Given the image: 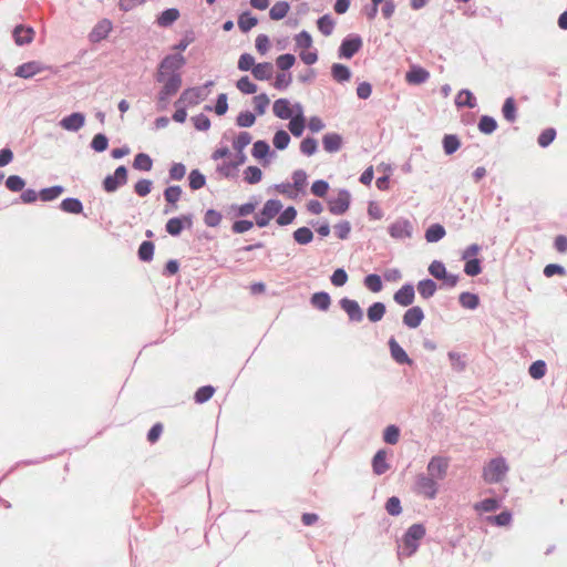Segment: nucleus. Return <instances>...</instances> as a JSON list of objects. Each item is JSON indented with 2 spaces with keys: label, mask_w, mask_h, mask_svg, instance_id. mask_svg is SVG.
I'll return each mask as SVG.
<instances>
[{
  "label": "nucleus",
  "mask_w": 567,
  "mask_h": 567,
  "mask_svg": "<svg viewBox=\"0 0 567 567\" xmlns=\"http://www.w3.org/2000/svg\"><path fill=\"white\" fill-rule=\"evenodd\" d=\"M186 64L187 59L183 54L168 53L157 63L154 80L163 85L182 87V69Z\"/></svg>",
  "instance_id": "obj_1"
},
{
  "label": "nucleus",
  "mask_w": 567,
  "mask_h": 567,
  "mask_svg": "<svg viewBox=\"0 0 567 567\" xmlns=\"http://www.w3.org/2000/svg\"><path fill=\"white\" fill-rule=\"evenodd\" d=\"M426 535L424 523H414L409 526L398 540V557H412L420 548L421 542Z\"/></svg>",
  "instance_id": "obj_2"
},
{
  "label": "nucleus",
  "mask_w": 567,
  "mask_h": 567,
  "mask_svg": "<svg viewBox=\"0 0 567 567\" xmlns=\"http://www.w3.org/2000/svg\"><path fill=\"white\" fill-rule=\"evenodd\" d=\"M284 207V204L278 198H269L267 199L262 207L254 213V219L256 226L258 228H266L270 225V221L276 218L277 214H279L280 208Z\"/></svg>",
  "instance_id": "obj_3"
},
{
  "label": "nucleus",
  "mask_w": 567,
  "mask_h": 567,
  "mask_svg": "<svg viewBox=\"0 0 567 567\" xmlns=\"http://www.w3.org/2000/svg\"><path fill=\"white\" fill-rule=\"evenodd\" d=\"M272 113L276 117L281 120H289L292 117L305 118V110L300 102L291 104L289 99H277L272 104Z\"/></svg>",
  "instance_id": "obj_4"
},
{
  "label": "nucleus",
  "mask_w": 567,
  "mask_h": 567,
  "mask_svg": "<svg viewBox=\"0 0 567 567\" xmlns=\"http://www.w3.org/2000/svg\"><path fill=\"white\" fill-rule=\"evenodd\" d=\"M328 212L334 216H343L352 204V195L348 188H339L337 196L326 198Z\"/></svg>",
  "instance_id": "obj_5"
},
{
  "label": "nucleus",
  "mask_w": 567,
  "mask_h": 567,
  "mask_svg": "<svg viewBox=\"0 0 567 567\" xmlns=\"http://www.w3.org/2000/svg\"><path fill=\"white\" fill-rule=\"evenodd\" d=\"M130 171L126 165H118L112 174H107L101 183L102 189L107 194L117 192L128 182Z\"/></svg>",
  "instance_id": "obj_6"
},
{
  "label": "nucleus",
  "mask_w": 567,
  "mask_h": 567,
  "mask_svg": "<svg viewBox=\"0 0 567 567\" xmlns=\"http://www.w3.org/2000/svg\"><path fill=\"white\" fill-rule=\"evenodd\" d=\"M363 48V39L359 33H349L340 42L337 56L340 60H351Z\"/></svg>",
  "instance_id": "obj_7"
},
{
  "label": "nucleus",
  "mask_w": 567,
  "mask_h": 567,
  "mask_svg": "<svg viewBox=\"0 0 567 567\" xmlns=\"http://www.w3.org/2000/svg\"><path fill=\"white\" fill-rule=\"evenodd\" d=\"M509 467L503 456L492 458L483 470V477L487 483L494 484L503 481Z\"/></svg>",
  "instance_id": "obj_8"
},
{
  "label": "nucleus",
  "mask_w": 567,
  "mask_h": 567,
  "mask_svg": "<svg viewBox=\"0 0 567 567\" xmlns=\"http://www.w3.org/2000/svg\"><path fill=\"white\" fill-rule=\"evenodd\" d=\"M195 215L185 213L173 216L165 223V231L172 237H179L184 230H190L194 226Z\"/></svg>",
  "instance_id": "obj_9"
},
{
  "label": "nucleus",
  "mask_w": 567,
  "mask_h": 567,
  "mask_svg": "<svg viewBox=\"0 0 567 567\" xmlns=\"http://www.w3.org/2000/svg\"><path fill=\"white\" fill-rule=\"evenodd\" d=\"M439 487L437 480L425 473H419L415 476L414 492L426 499H434L437 496Z\"/></svg>",
  "instance_id": "obj_10"
},
{
  "label": "nucleus",
  "mask_w": 567,
  "mask_h": 567,
  "mask_svg": "<svg viewBox=\"0 0 567 567\" xmlns=\"http://www.w3.org/2000/svg\"><path fill=\"white\" fill-rule=\"evenodd\" d=\"M215 86L214 80H207L202 85L188 86L181 93L183 99H186L188 104L195 106L205 101L210 94L212 87Z\"/></svg>",
  "instance_id": "obj_11"
},
{
  "label": "nucleus",
  "mask_w": 567,
  "mask_h": 567,
  "mask_svg": "<svg viewBox=\"0 0 567 567\" xmlns=\"http://www.w3.org/2000/svg\"><path fill=\"white\" fill-rule=\"evenodd\" d=\"M260 203V196L251 195L246 203L230 204L225 207L227 217H247L255 213Z\"/></svg>",
  "instance_id": "obj_12"
},
{
  "label": "nucleus",
  "mask_w": 567,
  "mask_h": 567,
  "mask_svg": "<svg viewBox=\"0 0 567 567\" xmlns=\"http://www.w3.org/2000/svg\"><path fill=\"white\" fill-rule=\"evenodd\" d=\"M250 153L262 167H268L276 157V151L270 147L267 140L255 141Z\"/></svg>",
  "instance_id": "obj_13"
},
{
  "label": "nucleus",
  "mask_w": 567,
  "mask_h": 567,
  "mask_svg": "<svg viewBox=\"0 0 567 567\" xmlns=\"http://www.w3.org/2000/svg\"><path fill=\"white\" fill-rule=\"evenodd\" d=\"M386 230L392 239L404 240L413 236L414 228L408 218L399 217L388 226Z\"/></svg>",
  "instance_id": "obj_14"
},
{
  "label": "nucleus",
  "mask_w": 567,
  "mask_h": 567,
  "mask_svg": "<svg viewBox=\"0 0 567 567\" xmlns=\"http://www.w3.org/2000/svg\"><path fill=\"white\" fill-rule=\"evenodd\" d=\"M47 70L51 71L52 66L48 65V64H44V63H42L41 61H38V60H31V61H28V62L19 64L14 69V75L17 78H20V79H23V80H30L34 75H37V74H39V73H41L43 71H47Z\"/></svg>",
  "instance_id": "obj_15"
},
{
  "label": "nucleus",
  "mask_w": 567,
  "mask_h": 567,
  "mask_svg": "<svg viewBox=\"0 0 567 567\" xmlns=\"http://www.w3.org/2000/svg\"><path fill=\"white\" fill-rule=\"evenodd\" d=\"M388 347L391 359L399 365H408L415 368V361L408 354L404 348L398 342L394 336H391L388 340Z\"/></svg>",
  "instance_id": "obj_16"
},
{
  "label": "nucleus",
  "mask_w": 567,
  "mask_h": 567,
  "mask_svg": "<svg viewBox=\"0 0 567 567\" xmlns=\"http://www.w3.org/2000/svg\"><path fill=\"white\" fill-rule=\"evenodd\" d=\"M338 305L347 313L350 322L359 323L364 319V311L355 299L342 297Z\"/></svg>",
  "instance_id": "obj_17"
},
{
  "label": "nucleus",
  "mask_w": 567,
  "mask_h": 567,
  "mask_svg": "<svg viewBox=\"0 0 567 567\" xmlns=\"http://www.w3.org/2000/svg\"><path fill=\"white\" fill-rule=\"evenodd\" d=\"M450 466V458L446 456L434 455L427 463V474L437 481H442L446 477L447 470Z\"/></svg>",
  "instance_id": "obj_18"
},
{
  "label": "nucleus",
  "mask_w": 567,
  "mask_h": 567,
  "mask_svg": "<svg viewBox=\"0 0 567 567\" xmlns=\"http://www.w3.org/2000/svg\"><path fill=\"white\" fill-rule=\"evenodd\" d=\"M113 30V22L109 18L99 20L87 34L91 43H101L106 40Z\"/></svg>",
  "instance_id": "obj_19"
},
{
  "label": "nucleus",
  "mask_w": 567,
  "mask_h": 567,
  "mask_svg": "<svg viewBox=\"0 0 567 567\" xmlns=\"http://www.w3.org/2000/svg\"><path fill=\"white\" fill-rule=\"evenodd\" d=\"M414 300H415V285L412 281L404 282L393 293V301L401 307L413 306Z\"/></svg>",
  "instance_id": "obj_20"
},
{
  "label": "nucleus",
  "mask_w": 567,
  "mask_h": 567,
  "mask_svg": "<svg viewBox=\"0 0 567 567\" xmlns=\"http://www.w3.org/2000/svg\"><path fill=\"white\" fill-rule=\"evenodd\" d=\"M85 113L75 111L63 116L60 120L59 125L68 132L76 133L85 125Z\"/></svg>",
  "instance_id": "obj_21"
},
{
  "label": "nucleus",
  "mask_w": 567,
  "mask_h": 567,
  "mask_svg": "<svg viewBox=\"0 0 567 567\" xmlns=\"http://www.w3.org/2000/svg\"><path fill=\"white\" fill-rule=\"evenodd\" d=\"M12 39L18 47L30 44L35 37V31L31 25L17 24L12 29Z\"/></svg>",
  "instance_id": "obj_22"
},
{
  "label": "nucleus",
  "mask_w": 567,
  "mask_h": 567,
  "mask_svg": "<svg viewBox=\"0 0 567 567\" xmlns=\"http://www.w3.org/2000/svg\"><path fill=\"white\" fill-rule=\"evenodd\" d=\"M425 318L424 310L420 306H410L402 316V323L408 329H416Z\"/></svg>",
  "instance_id": "obj_23"
},
{
  "label": "nucleus",
  "mask_w": 567,
  "mask_h": 567,
  "mask_svg": "<svg viewBox=\"0 0 567 567\" xmlns=\"http://www.w3.org/2000/svg\"><path fill=\"white\" fill-rule=\"evenodd\" d=\"M322 147L329 154L338 153L344 145L343 136L338 132H327L322 136Z\"/></svg>",
  "instance_id": "obj_24"
},
{
  "label": "nucleus",
  "mask_w": 567,
  "mask_h": 567,
  "mask_svg": "<svg viewBox=\"0 0 567 567\" xmlns=\"http://www.w3.org/2000/svg\"><path fill=\"white\" fill-rule=\"evenodd\" d=\"M430 79V72L422 65L413 64L405 73V81L410 85H421Z\"/></svg>",
  "instance_id": "obj_25"
},
{
  "label": "nucleus",
  "mask_w": 567,
  "mask_h": 567,
  "mask_svg": "<svg viewBox=\"0 0 567 567\" xmlns=\"http://www.w3.org/2000/svg\"><path fill=\"white\" fill-rule=\"evenodd\" d=\"M59 209L66 214L83 215L85 218L89 217V214L84 213L82 200L78 197L63 198L59 204Z\"/></svg>",
  "instance_id": "obj_26"
},
{
  "label": "nucleus",
  "mask_w": 567,
  "mask_h": 567,
  "mask_svg": "<svg viewBox=\"0 0 567 567\" xmlns=\"http://www.w3.org/2000/svg\"><path fill=\"white\" fill-rule=\"evenodd\" d=\"M182 87L163 85L157 92L156 96V109L157 111H165L168 107L169 101L175 96Z\"/></svg>",
  "instance_id": "obj_27"
},
{
  "label": "nucleus",
  "mask_w": 567,
  "mask_h": 567,
  "mask_svg": "<svg viewBox=\"0 0 567 567\" xmlns=\"http://www.w3.org/2000/svg\"><path fill=\"white\" fill-rule=\"evenodd\" d=\"M503 505V497L494 495L492 497H485L482 501L474 504L473 508L478 514L492 513L499 509Z\"/></svg>",
  "instance_id": "obj_28"
},
{
  "label": "nucleus",
  "mask_w": 567,
  "mask_h": 567,
  "mask_svg": "<svg viewBox=\"0 0 567 567\" xmlns=\"http://www.w3.org/2000/svg\"><path fill=\"white\" fill-rule=\"evenodd\" d=\"M181 17L177 8H166L157 13L155 23L161 28H171Z\"/></svg>",
  "instance_id": "obj_29"
},
{
  "label": "nucleus",
  "mask_w": 567,
  "mask_h": 567,
  "mask_svg": "<svg viewBox=\"0 0 567 567\" xmlns=\"http://www.w3.org/2000/svg\"><path fill=\"white\" fill-rule=\"evenodd\" d=\"M415 289L417 290L422 299L429 300L432 297H434V295L440 288L439 284L434 279L423 278L417 281V284L415 285Z\"/></svg>",
  "instance_id": "obj_30"
},
{
  "label": "nucleus",
  "mask_w": 567,
  "mask_h": 567,
  "mask_svg": "<svg viewBox=\"0 0 567 567\" xmlns=\"http://www.w3.org/2000/svg\"><path fill=\"white\" fill-rule=\"evenodd\" d=\"M502 116L507 123H515L518 118V105L514 96H508L504 100L502 109Z\"/></svg>",
  "instance_id": "obj_31"
},
{
  "label": "nucleus",
  "mask_w": 567,
  "mask_h": 567,
  "mask_svg": "<svg viewBox=\"0 0 567 567\" xmlns=\"http://www.w3.org/2000/svg\"><path fill=\"white\" fill-rule=\"evenodd\" d=\"M372 471L375 475H382L390 468L388 453L384 449L378 450L371 460Z\"/></svg>",
  "instance_id": "obj_32"
},
{
  "label": "nucleus",
  "mask_w": 567,
  "mask_h": 567,
  "mask_svg": "<svg viewBox=\"0 0 567 567\" xmlns=\"http://www.w3.org/2000/svg\"><path fill=\"white\" fill-rule=\"evenodd\" d=\"M457 109H474L477 106V99L470 89H462L454 99Z\"/></svg>",
  "instance_id": "obj_33"
},
{
  "label": "nucleus",
  "mask_w": 567,
  "mask_h": 567,
  "mask_svg": "<svg viewBox=\"0 0 567 567\" xmlns=\"http://www.w3.org/2000/svg\"><path fill=\"white\" fill-rule=\"evenodd\" d=\"M330 74L332 79L338 83L349 82L352 78L351 69L343 63L334 62L330 66Z\"/></svg>",
  "instance_id": "obj_34"
},
{
  "label": "nucleus",
  "mask_w": 567,
  "mask_h": 567,
  "mask_svg": "<svg viewBox=\"0 0 567 567\" xmlns=\"http://www.w3.org/2000/svg\"><path fill=\"white\" fill-rule=\"evenodd\" d=\"M215 172L221 178L236 181L238 178L239 167L231 159L224 161L217 164Z\"/></svg>",
  "instance_id": "obj_35"
},
{
  "label": "nucleus",
  "mask_w": 567,
  "mask_h": 567,
  "mask_svg": "<svg viewBox=\"0 0 567 567\" xmlns=\"http://www.w3.org/2000/svg\"><path fill=\"white\" fill-rule=\"evenodd\" d=\"M309 302L319 311H328L331 306V296L324 290L316 291L310 296Z\"/></svg>",
  "instance_id": "obj_36"
},
{
  "label": "nucleus",
  "mask_w": 567,
  "mask_h": 567,
  "mask_svg": "<svg viewBox=\"0 0 567 567\" xmlns=\"http://www.w3.org/2000/svg\"><path fill=\"white\" fill-rule=\"evenodd\" d=\"M258 22V18L248 9L238 14L237 24L243 33H248Z\"/></svg>",
  "instance_id": "obj_37"
},
{
  "label": "nucleus",
  "mask_w": 567,
  "mask_h": 567,
  "mask_svg": "<svg viewBox=\"0 0 567 567\" xmlns=\"http://www.w3.org/2000/svg\"><path fill=\"white\" fill-rule=\"evenodd\" d=\"M297 216L298 210L293 205H289L286 208L282 207L276 216V224L280 227L289 226L295 223Z\"/></svg>",
  "instance_id": "obj_38"
},
{
  "label": "nucleus",
  "mask_w": 567,
  "mask_h": 567,
  "mask_svg": "<svg viewBox=\"0 0 567 567\" xmlns=\"http://www.w3.org/2000/svg\"><path fill=\"white\" fill-rule=\"evenodd\" d=\"M292 178V187L296 188V192L298 195H306L307 194V186H308V174L305 169L298 168L292 172L291 174Z\"/></svg>",
  "instance_id": "obj_39"
},
{
  "label": "nucleus",
  "mask_w": 567,
  "mask_h": 567,
  "mask_svg": "<svg viewBox=\"0 0 567 567\" xmlns=\"http://www.w3.org/2000/svg\"><path fill=\"white\" fill-rule=\"evenodd\" d=\"M445 235V227L440 223H433L425 229L424 238L427 243L435 244L442 240Z\"/></svg>",
  "instance_id": "obj_40"
},
{
  "label": "nucleus",
  "mask_w": 567,
  "mask_h": 567,
  "mask_svg": "<svg viewBox=\"0 0 567 567\" xmlns=\"http://www.w3.org/2000/svg\"><path fill=\"white\" fill-rule=\"evenodd\" d=\"M292 239L297 245L307 246L313 241L315 234L311 227L301 226L292 231Z\"/></svg>",
  "instance_id": "obj_41"
},
{
  "label": "nucleus",
  "mask_w": 567,
  "mask_h": 567,
  "mask_svg": "<svg viewBox=\"0 0 567 567\" xmlns=\"http://www.w3.org/2000/svg\"><path fill=\"white\" fill-rule=\"evenodd\" d=\"M458 303L466 310H476L481 306V298L472 291H463L458 295Z\"/></svg>",
  "instance_id": "obj_42"
},
{
  "label": "nucleus",
  "mask_w": 567,
  "mask_h": 567,
  "mask_svg": "<svg viewBox=\"0 0 567 567\" xmlns=\"http://www.w3.org/2000/svg\"><path fill=\"white\" fill-rule=\"evenodd\" d=\"M462 146V141L457 134H444L442 138V148L446 156L456 153Z\"/></svg>",
  "instance_id": "obj_43"
},
{
  "label": "nucleus",
  "mask_w": 567,
  "mask_h": 567,
  "mask_svg": "<svg viewBox=\"0 0 567 567\" xmlns=\"http://www.w3.org/2000/svg\"><path fill=\"white\" fill-rule=\"evenodd\" d=\"M385 313L386 305L382 301H374L367 309V318L371 323L381 321Z\"/></svg>",
  "instance_id": "obj_44"
},
{
  "label": "nucleus",
  "mask_w": 567,
  "mask_h": 567,
  "mask_svg": "<svg viewBox=\"0 0 567 567\" xmlns=\"http://www.w3.org/2000/svg\"><path fill=\"white\" fill-rule=\"evenodd\" d=\"M251 74L257 81H269L274 74V64L268 61L257 63Z\"/></svg>",
  "instance_id": "obj_45"
},
{
  "label": "nucleus",
  "mask_w": 567,
  "mask_h": 567,
  "mask_svg": "<svg viewBox=\"0 0 567 567\" xmlns=\"http://www.w3.org/2000/svg\"><path fill=\"white\" fill-rule=\"evenodd\" d=\"M192 106L188 104L186 99L182 95L174 102L175 112L172 115V120L176 123L183 124L187 120V109Z\"/></svg>",
  "instance_id": "obj_46"
},
{
  "label": "nucleus",
  "mask_w": 567,
  "mask_h": 567,
  "mask_svg": "<svg viewBox=\"0 0 567 567\" xmlns=\"http://www.w3.org/2000/svg\"><path fill=\"white\" fill-rule=\"evenodd\" d=\"M291 142L290 134L282 127L278 126L272 137L275 151H285Z\"/></svg>",
  "instance_id": "obj_47"
},
{
  "label": "nucleus",
  "mask_w": 567,
  "mask_h": 567,
  "mask_svg": "<svg viewBox=\"0 0 567 567\" xmlns=\"http://www.w3.org/2000/svg\"><path fill=\"white\" fill-rule=\"evenodd\" d=\"M196 40V34L193 29H187L183 32L182 38L172 45V53H181L183 52Z\"/></svg>",
  "instance_id": "obj_48"
},
{
  "label": "nucleus",
  "mask_w": 567,
  "mask_h": 567,
  "mask_svg": "<svg viewBox=\"0 0 567 567\" xmlns=\"http://www.w3.org/2000/svg\"><path fill=\"white\" fill-rule=\"evenodd\" d=\"M316 24L322 35L329 37L333 33L336 20L331 13H324L317 19Z\"/></svg>",
  "instance_id": "obj_49"
},
{
  "label": "nucleus",
  "mask_w": 567,
  "mask_h": 567,
  "mask_svg": "<svg viewBox=\"0 0 567 567\" xmlns=\"http://www.w3.org/2000/svg\"><path fill=\"white\" fill-rule=\"evenodd\" d=\"M65 190L66 189L63 185L43 187L38 190L39 199L42 202H53L59 198Z\"/></svg>",
  "instance_id": "obj_50"
},
{
  "label": "nucleus",
  "mask_w": 567,
  "mask_h": 567,
  "mask_svg": "<svg viewBox=\"0 0 567 567\" xmlns=\"http://www.w3.org/2000/svg\"><path fill=\"white\" fill-rule=\"evenodd\" d=\"M290 3L287 0L277 1L269 10V18L272 21H280L287 17L290 11Z\"/></svg>",
  "instance_id": "obj_51"
},
{
  "label": "nucleus",
  "mask_w": 567,
  "mask_h": 567,
  "mask_svg": "<svg viewBox=\"0 0 567 567\" xmlns=\"http://www.w3.org/2000/svg\"><path fill=\"white\" fill-rule=\"evenodd\" d=\"M486 520L493 526L506 527L513 522V512L511 509H503L498 514L486 517Z\"/></svg>",
  "instance_id": "obj_52"
},
{
  "label": "nucleus",
  "mask_w": 567,
  "mask_h": 567,
  "mask_svg": "<svg viewBox=\"0 0 567 567\" xmlns=\"http://www.w3.org/2000/svg\"><path fill=\"white\" fill-rule=\"evenodd\" d=\"M477 128L482 134L491 135L498 128V123L494 116L483 114L478 118Z\"/></svg>",
  "instance_id": "obj_53"
},
{
  "label": "nucleus",
  "mask_w": 567,
  "mask_h": 567,
  "mask_svg": "<svg viewBox=\"0 0 567 567\" xmlns=\"http://www.w3.org/2000/svg\"><path fill=\"white\" fill-rule=\"evenodd\" d=\"M154 161L150 154L140 152L134 156L133 168L140 172H150L153 168Z\"/></svg>",
  "instance_id": "obj_54"
},
{
  "label": "nucleus",
  "mask_w": 567,
  "mask_h": 567,
  "mask_svg": "<svg viewBox=\"0 0 567 567\" xmlns=\"http://www.w3.org/2000/svg\"><path fill=\"white\" fill-rule=\"evenodd\" d=\"M188 187L192 190H199L206 186V175L199 168H193L187 176Z\"/></svg>",
  "instance_id": "obj_55"
},
{
  "label": "nucleus",
  "mask_w": 567,
  "mask_h": 567,
  "mask_svg": "<svg viewBox=\"0 0 567 567\" xmlns=\"http://www.w3.org/2000/svg\"><path fill=\"white\" fill-rule=\"evenodd\" d=\"M264 173L256 165L247 166L243 172V181L248 185H256L262 181Z\"/></svg>",
  "instance_id": "obj_56"
},
{
  "label": "nucleus",
  "mask_w": 567,
  "mask_h": 567,
  "mask_svg": "<svg viewBox=\"0 0 567 567\" xmlns=\"http://www.w3.org/2000/svg\"><path fill=\"white\" fill-rule=\"evenodd\" d=\"M155 244L152 240H143L137 248V258L142 262H151L154 258Z\"/></svg>",
  "instance_id": "obj_57"
},
{
  "label": "nucleus",
  "mask_w": 567,
  "mask_h": 567,
  "mask_svg": "<svg viewBox=\"0 0 567 567\" xmlns=\"http://www.w3.org/2000/svg\"><path fill=\"white\" fill-rule=\"evenodd\" d=\"M252 104H254V111H251V112L254 114H256L257 117H259L266 113V111L270 104V99L267 93L261 92L259 94H256L252 97Z\"/></svg>",
  "instance_id": "obj_58"
},
{
  "label": "nucleus",
  "mask_w": 567,
  "mask_h": 567,
  "mask_svg": "<svg viewBox=\"0 0 567 567\" xmlns=\"http://www.w3.org/2000/svg\"><path fill=\"white\" fill-rule=\"evenodd\" d=\"M300 153L307 157L313 156L319 150V142L316 137L307 135L300 142Z\"/></svg>",
  "instance_id": "obj_59"
},
{
  "label": "nucleus",
  "mask_w": 567,
  "mask_h": 567,
  "mask_svg": "<svg viewBox=\"0 0 567 567\" xmlns=\"http://www.w3.org/2000/svg\"><path fill=\"white\" fill-rule=\"evenodd\" d=\"M363 286L373 293L382 291L384 287L382 277L375 272L368 274L364 276Z\"/></svg>",
  "instance_id": "obj_60"
},
{
  "label": "nucleus",
  "mask_w": 567,
  "mask_h": 567,
  "mask_svg": "<svg viewBox=\"0 0 567 567\" xmlns=\"http://www.w3.org/2000/svg\"><path fill=\"white\" fill-rule=\"evenodd\" d=\"M557 137V130L553 126L546 127L540 131L537 136V144L540 148L549 147Z\"/></svg>",
  "instance_id": "obj_61"
},
{
  "label": "nucleus",
  "mask_w": 567,
  "mask_h": 567,
  "mask_svg": "<svg viewBox=\"0 0 567 567\" xmlns=\"http://www.w3.org/2000/svg\"><path fill=\"white\" fill-rule=\"evenodd\" d=\"M216 392V388L212 384L199 386L194 393V402L197 404H204L208 402Z\"/></svg>",
  "instance_id": "obj_62"
},
{
  "label": "nucleus",
  "mask_w": 567,
  "mask_h": 567,
  "mask_svg": "<svg viewBox=\"0 0 567 567\" xmlns=\"http://www.w3.org/2000/svg\"><path fill=\"white\" fill-rule=\"evenodd\" d=\"M109 136L103 132H99L93 136L89 146L95 153H103L109 148Z\"/></svg>",
  "instance_id": "obj_63"
},
{
  "label": "nucleus",
  "mask_w": 567,
  "mask_h": 567,
  "mask_svg": "<svg viewBox=\"0 0 567 567\" xmlns=\"http://www.w3.org/2000/svg\"><path fill=\"white\" fill-rule=\"evenodd\" d=\"M256 120H257L256 114H254L250 110L247 109V110L240 111L237 114V116L235 118V124H236V126H238L240 128H249L255 125Z\"/></svg>",
  "instance_id": "obj_64"
}]
</instances>
